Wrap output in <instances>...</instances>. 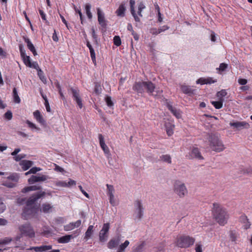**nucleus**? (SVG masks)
<instances>
[{
	"mask_svg": "<svg viewBox=\"0 0 252 252\" xmlns=\"http://www.w3.org/2000/svg\"><path fill=\"white\" fill-rule=\"evenodd\" d=\"M212 213L214 220L221 226H224L228 221L229 215L227 209L218 203H214Z\"/></svg>",
	"mask_w": 252,
	"mask_h": 252,
	"instance_id": "obj_1",
	"label": "nucleus"
},
{
	"mask_svg": "<svg viewBox=\"0 0 252 252\" xmlns=\"http://www.w3.org/2000/svg\"><path fill=\"white\" fill-rule=\"evenodd\" d=\"M155 88V85L151 81L136 82L132 87L133 90L136 92L138 94H143L144 92V90H146V92L149 95L157 97L162 93V91H157V94H155L153 93Z\"/></svg>",
	"mask_w": 252,
	"mask_h": 252,
	"instance_id": "obj_2",
	"label": "nucleus"
},
{
	"mask_svg": "<svg viewBox=\"0 0 252 252\" xmlns=\"http://www.w3.org/2000/svg\"><path fill=\"white\" fill-rule=\"evenodd\" d=\"M39 211V205H34L32 207L25 206L23 210L22 215L25 220L37 218Z\"/></svg>",
	"mask_w": 252,
	"mask_h": 252,
	"instance_id": "obj_3",
	"label": "nucleus"
},
{
	"mask_svg": "<svg viewBox=\"0 0 252 252\" xmlns=\"http://www.w3.org/2000/svg\"><path fill=\"white\" fill-rule=\"evenodd\" d=\"M195 239L189 235H181L176 241V246L181 248H187L193 245Z\"/></svg>",
	"mask_w": 252,
	"mask_h": 252,
	"instance_id": "obj_4",
	"label": "nucleus"
},
{
	"mask_svg": "<svg viewBox=\"0 0 252 252\" xmlns=\"http://www.w3.org/2000/svg\"><path fill=\"white\" fill-rule=\"evenodd\" d=\"M174 191L180 198L184 197L188 192L185 184L179 180L174 182Z\"/></svg>",
	"mask_w": 252,
	"mask_h": 252,
	"instance_id": "obj_5",
	"label": "nucleus"
},
{
	"mask_svg": "<svg viewBox=\"0 0 252 252\" xmlns=\"http://www.w3.org/2000/svg\"><path fill=\"white\" fill-rule=\"evenodd\" d=\"M45 192L40 191L35 193L30 196L26 202V206L32 207L36 204V202L40 198L43 197L45 195Z\"/></svg>",
	"mask_w": 252,
	"mask_h": 252,
	"instance_id": "obj_6",
	"label": "nucleus"
},
{
	"mask_svg": "<svg viewBox=\"0 0 252 252\" xmlns=\"http://www.w3.org/2000/svg\"><path fill=\"white\" fill-rule=\"evenodd\" d=\"M210 146L213 151L220 152L224 149V145L221 141L216 137H212L210 140Z\"/></svg>",
	"mask_w": 252,
	"mask_h": 252,
	"instance_id": "obj_7",
	"label": "nucleus"
},
{
	"mask_svg": "<svg viewBox=\"0 0 252 252\" xmlns=\"http://www.w3.org/2000/svg\"><path fill=\"white\" fill-rule=\"evenodd\" d=\"M19 230L22 235L28 236L30 238L34 237V232L30 224H25L19 227Z\"/></svg>",
	"mask_w": 252,
	"mask_h": 252,
	"instance_id": "obj_8",
	"label": "nucleus"
},
{
	"mask_svg": "<svg viewBox=\"0 0 252 252\" xmlns=\"http://www.w3.org/2000/svg\"><path fill=\"white\" fill-rule=\"evenodd\" d=\"M70 90L72 93L73 100L76 102L80 109L82 108L83 104L82 99L80 95L79 90L73 88H71Z\"/></svg>",
	"mask_w": 252,
	"mask_h": 252,
	"instance_id": "obj_9",
	"label": "nucleus"
},
{
	"mask_svg": "<svg viewBox=\"0 0 252 252\" xmlns=\"http://www.w3.org/2000/svg\"><path fill=\"white\" fill-rule=\"evenodd\" d=\"M110 228L109 223H104L99 234V241L101 242H105L108 236V233Z\"/></svg>",
	"mask_w": 252,
	"mask_h": 252,
	"instance_id": "obj_10",
	"label": "nucleus"
},
{
	"mask_svg": "<svg viewBox=\"0 0 252 252\" xmlns=\"http://www.w3.org/2000/svg\"><path fill=\"white\" fill-rule=\"evenodd\" d=\"M188 157L189 159L196 158L198 160H203L204 159L199 148L194 146L192 147L190 152L189 153Z\"/></svg>",
	"mask_w": 252,
	"mask_h": 252,
	"instance_id": "obj_11",
	"label": "nucleus"
},
{
	"mask_svg": "<svg viewBox=\"0 0 252 252\" xmlns=\"http://www.w3.org/2000/svg\"><path fill=\"white\" fill-rule=\"evenodd\" d=\"M97 20L99 24L104 28L107 26L106 20L105 19L104 14L100 8H97Z\"/></svg>",
	"mask_w": 252,
	"mask_h": 252,
	"instance_id": "obj_12",
	"label": "nucleus"
},
{
	"mask_svg": "<svg viewBox=\"0 0 252 252\" xmlns=\"http://www.w3.org/2000/svg\"><path fill=\"white\" fill-rule=\"evenodd\" d=\"M48 179H49V177L45 175H41L39 176L32 175L28 179V182L30 184H32L38 182L45 181Z\"/></svg>",
	"mask_w": 252,
	"mask_h": 252,
	"instance_id": "obj_13",
	"label": "nucleus"
},
{
	"mask_svg": "<svg viewBox=\"0 0 252 252\" xmlns=\"http://www.w3.org/2000/svg\"><path fill=\"white\" fill-rule=\"evenodd\" d=\"M229 125L231 126H233L238 130H241L243 128H248L250 127L249 123L245 121L230 122Z\"/></svg>",
	"mask_w": 252,
	"mask_h": 252,
	"instance_id": "obj_14",
	"label": "nucleus"
},
{
	"mask_svg": "<svg viewBox=\"0 0 252 252\" xmlns=\"http://www.w3.org/2000/svg\"><path fill=\"white\" fill-rule=\"evenodd\" d=\"M164 126L167 134L169 136H171L174 133V129L175 125L173 124V121L168 120L165 121L164 123Z\"/></svg>",
	"mask_w": 252,
	"mask_h": 252,
	"instance_id": "obj_15",
	"label": "nucleus"
},
{
	"mask_svg": "<svg viewBox=\"0 0 252 252\" xmlns=\"http://www.w3.org/2000/svg\"><path fill=\"white\" fill-rule=\"evenodd\" d=\"M98 139H99V144H100V147L103 151L104 154L105 155L110 156V153L109 149L108 147V146L106 145L105 141H104V137L101 134H98Z\"/></svg>",
	"mask_w": 252,
	"mask_h": 252,
	"instance_id": "obj_16",
	"label": "nucleus"
},
{
	"mask_svg": "<svg viewBox=\"0 0 252 252\" xmlns=\"http://www.w3.org/2000/svg\"><path fill=\"white\" fill-rule=\"evenodd\" d=\"M16 181V175L12 174L10 176L8 177L7 179L3 181L2 185L8 188H13L15 186V182Z\"/></svg>",
	"mask_w": 252,
	"mask_h": 252,
	"instance_id": "obj_17",
	"label": "nucleus"
},
{
	"mask_svg": "<svg viewBox=\"0 0 252 252\" xmlns=\"http://www.w3.org/2000/svg\"><path fill=\"white\" fill-rule=\"evenodd\" d=\"M134 206L136 208V218L140 220L143 216V208L141 201L139 200H136L134 202Z\"/></svg>",
	"mask_w": 252,
	"mask_h": 252,
	"instance_id": "obj_18",
	"label": "nucleus"
},
{
	"mask_svg": "<svg viewBox=\"0 0 252 252\" xmlns=\"http://www.w3.org/2000/svg\"><path fill=\"white\" fill-rule=\"evenodd\" d=\"M81 224V220H78L75 222H70L64 226V230L66 231H68L73 229L75 228L79 227Z\"/></svg>",
	"mask_w": 252,
	"mask_h": 252,
	"instance_id": "obj_19",
	"label": "nucleus"
},
{
	"mask_svg": "<svg viewBox=\"0 0 252 252\" xmlns=\"http://www.w3.org/2000/svg\"><path fill=\"white\" fill-rule=\"evenodd\" d=\"M52 245H42L39 247H32L29 249V250H34L36 252H43L51 250Z\"/></svg>",
	"mask_w": 252,
	"mask_h": 252,
	"instance_id": "obj_20",
	"label": "nucleus"
},
{
	"mask_svg": "<svg viewBox=\"0 0 252 252\" xmlns=\"http://www.w3.org/2000/svg\"><path fill=\"white\" fill-rule=\"evenodd\" d=\"M135 1L134 0H130L129 1V5H130V12L133 16L135 21L137 22H139L140 21V18L137 15L135 10Z\"/></svg>",
	"mask_w": 252,
	"mask_h": 252,
	"instance_id": "obj_21",
	"label": "nucleus"
},
{
	"mask_svg": "<svg viewBox=\"0 0 252 252\" xmlns=\"http://www.w3.org/2000/svg\"><path fill=\"white\" fill-rule=\"evenodd\" d=\"M19 164L23 170L26 171L32 167L33 164V162L31 160H22L20 161Z\"/></svg>",
	"mask_w": 252,
	"mask_h": 252,
	"instance_id": "obj_22",
	"label": "nucleus"
},
{
	"mask_svg": "<svg viewBox=\"0 0 252 252\" xmlns=\"http://www.w3.org/2000/svg\"><path fill=\"white\" fill-rule=\"evenodd\" d=\"M239 220L244 224L243 226L244 229H248L250 227L251 225V222L249 221L247 217L245 215H242L240 217Z\"/></svg>",
	"mask_w": 252,
	"mask_h": 252,
	"instance_id": "obj_23",
	"label": "nucleus"
},
{
	"mask_svg": "<svg viewBox=\"0 0 252 252\" xmlns=\"http://www.w3.org/2000/svg\"><path fill=\"white\" fill-rule=\"evenodd\" d=\"M120 242L119 237L111 239L107 244V247L110 249H112L118 246Z\"/></svg>",
	"mask_w": 252,
	"mask_h": 252,
	"instance_id": "obj_24",
	"label": "nucleus"
},
{
	"mask_svg": "<svg viewBox=\"0 0 252 252\" xmlns=\"http://www.w3.org/2000/svg\"><path fill=\"white\" fill-rule=\"evenodd\" d=\"M167 106L168 109L177 119L181 118L182 116L180 110H177L175 107H173L171 104L169 103L167 104Z\"/></svg>",
	"mask_w": 252,
	"mask_h": 252,
	"instance_id": "obj_25",
	"label": "nucleus"
},
{
	"mask_svg": "<svg viewBox=\"0 0 252 252\" xmlns=\"http://www.w3.org/2000/svg\"><path fill=\"white\" fill-rule=\"evenodd\" d=\"M20 52L21 58H22V60L25 63V64L28 66V65L31 63V61L30 56L26 55L25 53L21 49V47L20 46Z\"/></svg>",
	"mask_w": 252,
	"mask_h": 252,
	"instance_id": "obj_26",
	"label": "nucleus"
},
{
	"mask_svg": "<svg viewBox=\"0 0 252 252\" xmlns=\"http://www.w3.org/2000/svg\"><path fill=\"white\" fill-rule=\"evenodd\" d=\"M126 10V8L125 7V3H121L118 9L116 10V13L117 16L120 17H124L125 15V11Z\"/></svg>",
	"mask_w": 252,
	"mask_h": 252,
	"instance_id": "obj_27",
	"label": "nucleus"
},
{
	"mask_svg": "<svg viewBox=\"0 0 252 252\" xmlns=\"http://www.w3.org/2000/svg\"><path fill=\"white\" fill-rule=\"evenodd\" d=\"M25 42L27 43L28 49L32 53L33 56H36L37 53L33 44L32 43L31 40L29 38H26L25 39Z\"/></svg>",
	"mask_w": 252,
	"mask_h": 252,
	"instance_id": "obj_28",
	"label": "nucleus"
},
{
	"mask_svg": "<svg viewBox=\"0 0 252 252\" xmlns=\"http://www.w3.org/2000/svg\"><path fill=\"white\" fill-rule=\"evenodd\" d=\"M74 237L72 235H66L58 238V242L59 243L64 244L68 243L71 238Z\"/></svg>",
	"mask_w": 252,
	"mask_h": 252,
	"instance_id": "obj_29",
	"label": "nucleus"
},
{
	"mask_svg": "<svg viewBox=\"0 0 252 252\" xmlns=\"http://www.w3.org/2000/svg\"><path fill=\"white\" fill-rule=\"evenodd\" d=\"M41 189V186L34 185V186H28V187H26L22 189V191L23 193H26L30 191L38 190H40Z\"/></svg>",
	"mask_w": 252,
	"mask_h": 252,
	"instance_id": "obj_30",
	"label": "nucleus"
},
{
	"mask_svg": "<svg viewBox=\"0 0 252 252\" xmlns=\"http://www.w3.org/2000/svg\"><path fill=\"white\" fill-rule=\"evenodd\" d=\"M53 206L49 203H45L42 205L41 208L39 211L44 213H49L52 209Z\"/></svg>",
	"mask_w": 252,
	"mask_h": 252,
	"instance_id": "obj_31",
	"label": "nucleus"
},
{
	"mask_svg": "<svg viewBox=\"0 0 252 252\" xmlns=\"http://www.w3.org/2000/svg\"><path fill=\"white\" fill-rule=\"evenodd\" d=\"M181 89L182 92L185 94L191 95L193 94L194 90L189 86L182 85Z\"/></svg>",
	"mask_w": 252,
	"mask_h": 252,
	"instance_id": "obj_32",
	"label": "nucleus"
},
{
	"mask_svg": "<svg viewBox=\"0 0 252 252\" xmlns=\"http://www.w3.org/2000/svg\"><path fill=\"white\" fill-rule=\"evenodd\" d=\"M34 118L39 123L43 124L45 122L42 116L41 115L39 111L36 110L33 112Z\"/></svg>",
	"mask_w": 252,
	"mask_h": 252,
	"instance_id": "obj_33",
	"label": "nucleus"
},
{
	"mask_svg": "<svg viewBox=\"0 0 252 252\" xmlns=\"http://www.w3.org/2000/svg\"><path fill=\"white\" fill-rule=\"evenodd\" d=\"M93 228V225H90L88 227L86 232H85L84 239H85L86 241L90 239L92 235L94 232Z\"/></svg>",
	"mask_w": 252,
	"mask_h": 252,
	"instance_id": "obj_34",
	"label": "nucleus"
},
{
	"mask_svg": "<svg viewBox=\"0 0 252 252\" xmlns=\"http://www.w3.org/2000/svg\"><path fill=\"white\" fill-rule=\"evenodd\" d=\"M129 242L126 240L125 242L120 245L118 249L117 252H125L126 248L129 245Z\"/></svg>",
	"mask_w": 252,
	"mask_h": 252,
	"instance_id": "obj_35",
	"label": "nucleus"
},
{
	"mask_svg": "<svg viewBox=\"0 0 252 252\" xmlns=\"http://www.w3.org/2000/svg\"><path fill=\"white\" fill-rule=\"evenodd\" d=\"M37 75L43 83L46 84L47 83V79L43 71L41 69L37 71Z\"/></svg>",
	"mask_w": 252,
	"mask_h": 252,
	"instance_id": "obj_36",
	"label": "nucleus"
},
{
	"mask_svg": "<svg viewBox=\"0 0 252 252\" xmlns=\"http://www.w3.org/2000/svg\"><path fill=\"white\" fill-rule=\"evenodd\" d=\"M91 5L90 3H87L85 5V10L86 15L89 19H92L93 18L92 14L91 12Z\"/></svg>",
	"mask_w": 252,
	"mask_h": 252,
	"instance_id": "obj_37",
	"label": "nucleus"
},
{
	"mask_svg": "<svg viewBox=\"0 0 252 252\" xmlns=\"http://www.w3.org/2000/svg\"><path fill=\"white\" fill-rule=\"evenodd\" d=\"M211 104L214 106L216 109H220L223 105V100L221 99L219 101H211Z\"/></svg>",
	"mask_w": 252,
	"mask_h": 252,
	"instance_id": "obj_38",
	"label": "nucleus"
},
{
	"mask_svg": "<svg viewBox=\"0 0 252 252\" xmlns=\"http://www.w3.org/2000/svg\"><path fill=\"white\" fill-rule=\"evenodd\" d=\"M107 194L108 196H113L114 195V193L115 191V189L113 186L107 184Z\"/></svg>",
	"mask_w": 252,
	"mask_h": 252,
	"instance_id": "obj_39",
	"label": "nucleus"
},
{
	"mask_svg": "<svg viewBox=\"0 0 252 252\" xmlns=\"http://www.w3.org/2000/svg\"><path fill=\"white\" fill-rule=\"evenodd\" d=\"M145 246V242L143 241L140 244L136 247V248L133 250V252H142Z\"/></svg>",
	"mask_w": 252,
	"mask_h": 252,
	"instance_id": "obj_40",
	"label": "nucleus"
},
{
	"mask_svg": "<svg viewBox=\"0 0 252 252\" xmlns=\"http://www.w3.org/2000/svg\"><path fill=\"white\" fill-rule=\"evenodd\" d=\"M229 236L231 241L235 242L237 240V233L235 230H231L229 231Z\"/></svg>",
	"mask_w": 252,
	"mask_h": 252,
	"instance_id": "obj_41",
	"label": "nucleus"
},
{
	"mask_svg": "<svg viewBox=\"0 0 252 252\" xmlns=\"http://www.w3.org/2000/svg\"><path fill=\"white\" fill-rule=\"evenodd\" d=\"M114 44L117 47L120 46L121 45L122 41L119 36L115 35L113 38Z\"/></svg>",
	"mask_w": 252,
	"mask_h": 252,
	"instance_id": "obj_42",
	"label": "nucleus"
},
{
	"mask_svg": "<svg viewBox=\"0 0 252 252\" xmlns=\"http://www.w3.org/2000/svg\"><path fill=\"white\" fill-rule=\"evenodd\" d=\"M145 6L144 4V3L143 2H140L139 4H138V14L139 15V16L140 17H142V15L141 14V12L142 11V10L145 8Z\"/></svg>",
	"mask_w": 252,
	"mask_h": 252,
	"instance_id": "obj_43",
	"label": "nucleus"
},
{
	"mask_svg": "<svg viewBox=\"0 0 252 252\" xmlns=\"http://www.w3.org/2000/svg\"><path fill=\"white\" fill-rule=\"evenodd\" d=\"M41 169L39 167H34L32 168L29 171L25 173V175H27L29 174H35L37 172L39 171Z\"/></svg>",
	"mask_w": 252,
	"mask_h": 252,
	"instance_id": "obj_44",
	"label": "nucleus"
},
{
	"mask_svg": "<svg viewBox=\"0 0 252 252\" xmlns=\"http://www.w3.org/2000/svg\"><path fill=\"white\" fill-rule=\"evenodd\" d=\"M160 158L162 160L168 163H171V158L168 155H162L160 157Z\"/></svg>",
	"mask_w": 252,
	"mask_h": 252,
	"instance_id": "obj_45",
	"label": "nucleus"
},
{
	"mask_svg": "<svg viewBox=\"0 0 252 252\" xmlns=\"http://www.w3.org/2000/svg\"><path fill=\"white\" fill-rule=\"evenodd\" d=\"M90 50V55L93 63L96 64L95 54L94 48L91 49Z\"/></svg>",
	"mask_w": 252,
	"mask_h": 252,
	"instance_id": "obj_46",
	"label": "nucleus"
},
{
	"mask_svg": "<svg viewBox=\"0 0 252 252\" xmlns=\"http://www.w3.org/2000/svg\"><path fill=\"white\" fill-rule=\"evenodd\" d=\"M28 67L34 68L37 71L40 69V67H39L38 64L36 62H33L32 63L31 62V63L28 65Z\"/></svg>",
	"mask_w": 252,
	"mask_h": 252,
	"instance_id": "obj_47",
	"label": "nucleus"
},
{
	"mask_svg": "<svg viewBox=\"0 0 252 252\" xmlns=\"http://www.w3.org/2000/svg\"><path fill=\"white\" fill-rule=\"evenodd\" d=\"M105 100L108 107H111L113 106L114 103L112 101L111 97L110 96H107L105 97Z\"/></svg>",
	"mask_w": 252,
	"mask_h": 252,
	"instance_id": "obj_48",
	"label": "nucleus"
},
{
	"mask_svg": "<svg viewBox=\"0 0 252 252\" xmlns=\"http://www.w3.org/2000/svg\"><path fill=\"white\" fill-rule=\"evenodd\" d=\"M4 118L7 120H10L12 118V113L10 111H7L4 115Z\"/></svg>",
	"mask_w": 252,
	"mask_h": 252,
	"instance_id": "obj_49",
	"label": "nucleus"
},
{
	"mask_svg": "<svg viewBox=\"0 0 252 252\" xmlns=\"http://www.w3.org/2000/svg\"><path fill=\"white\" fill-rule=\"evenodd\" d=\"M56 185L58 187H67L66 182L64 181H59L57 182Z\"/></svg>",
	"mask_w": 252,
	"mask_h": 252,
	"instance_id": "obj_50",
	"label": "nucleus"
},
{
	"mask_svg": "<svg viewBox=\"0 0 252 252\" xmlns=\"http://www.w3.org/2000/svg\"><path fill=\"white\" fill-rule=\"evenodd\" d=\"M12 239L10 238H5L3 239L0 240V245L3 244H7L11 241Z\"/></svg>",
	"mask_w": 252,
	"mask_h": 252,
	"instance_id": "obj_51",
	"label": "nucleus"
},
{
	"mask_svg": "<svg viewBox=\"0 0 252 252\" xmlns=\"http://www.w3.org/2000/svg\"><path fill=\"white\" fill-rule=\"evenodd\" d=\"M228 67V64L225 63H221L220 64L219 69L220 71H224Z\"/></svg>",
	"mask_w": 252,
	"mask_h": 252,
	"instance_id": "obj_52",
	"label": "nucleus"
},
{
	"mask_svg": "<svg viewBox=\"0 0 252 252\" xmlns=\"http://www.w3.org/2000/svg\"><path fill=\"white\" fill-rule=\"evenodd\" d=\"M6 209V206L0 198V214L3 213Z\"/></svg>",
	"mask_w": 252,
	"mask_h": 252,
	"instance_id": "obj_53",
	"label": "nucleus"
},
{
	"mask_svg": "<svg viewBox=\"0 0 252 252\" xmlns=\"http://www.w3.org/2000/svg\"><path fill=\"white\" fill-rule=\"evenodd\" d=\"M196 84L204 85L206 84V82L205 81V78L201 77L197 79L196 81Z\"/></svg>",
	"mask_w": 252,
	"mask_h": 252,
	"instance_id": "obj_54",
	"label": "nucleus"
},
{
	"mask_svg": "<svg viewBox=\"0 0 252 252\" xmlns=\"http://www.w3.org/2000/svg\"><path fill=\"white\" fill-rule=\"evenodd\" d=\"M227 94L226 92L224 90H222L217 93V96L218 97H223Z\"/></svg>",
	"mask_w": 252,
	"mask_h": 252,
	"instance_id": "obj_55",
	"label": "nucleus"
},
{
	"mask_svg": "<svg viewBox=\"0 0 252 252\" xmlns=\"http://www.w3.org/2000/svg\"><path fill=\"white\" fill-rule=\"evenodd\" d=\"M205 81L206 82V84H211L217 82L216 80H214L211 77H208L205 78Z\"/></svg>",
	"mask_w": 252,
	"mask_h": 252,
	"instance_id": "obj_56",
	"label": "nucleus"
},
{
	"mask_svg": "<svg viewBox=\"0 0 252 252\" xmlns=\"http://www.w3.org/2000/svg\"><path fill=\"white\" fill-rule=\"evenodd\" d=\"M66 184H67V187L69 188L72 186H75L76 185V181H75L74 180H73L71 179H69V181L68 182H66Z\"/></svg>",
	"mask_w": 252,
	"mask_h": 252,
	"instance_id": "obj_57",
	"label": "nucleus"
},
{
	"mask_svg": "<svg viewBox=\"0 0 252 252\" xmlns=\"http://www.w3.org/2000/svg\"><path fill=\"white\" fill-rule=\"evenodd\" d=\"M39 14L42 18V19L46 22H47L46 18V14L44 12V11L41 10H39Z\"/></svg>",
	"mask_w": 252,
	"mask_h": 252,
	"instance_id": "obj_58",
	"label": "nucleus"
},
{
	"mask_svg": "<svg viewBox=\"0 0 252 252\" xmlns=\"http://www.w3.org/2000/svg\"><path fill=\"white\" fill-rule=\"evenodd\" d=\"M27 124L28 125L29 127L32 129H38L36 127L35 125L34 124L32 123L30 121H28V120L27 121Z\"/></svg>",
	"mask_w": 252,
	"mask_h": 252,
	"instance_id": "obj_59",
	"label": "nucleus"
},
{
	"mask_svg": "<svg viewBox=\"0 0 252 252\" xmlns=\"http://www.w3.org/2000/svg\"><path fill=\"white\" fill-rule=\"evenodd\" d=\"M109 202H110V203L112 205V206H115L116 205V202H115V199H114V195H113V196H109Z\"/></svg>",
	"mask_w": 252,
	"mask_h": 252,
	"instance_id": "obj_60",
	"label": "nucleus"
},
{
	"mask_svg": "<svg viewBox=\"0 0 252 252\" xmlns=\"http://www.w3.org/2000/svg\"><path fill=\"white\" fill-rule=\"evenodd\" d=\"M78 188H79V189L80 190V191L82 192V193H83V194H84V195L86 197H87V198H89V194H88V193L86 191H85V190L83 189L81 185H80V186H78Z\"/></svg>",
	"mask_w": 252,
	"mask_h": 252,
	"instance_id": "obj_61",
	"label": "nucleus"
},
{
	"mask_svg": "<svg viewBox=\"0 0 252 252\" xmlns=\"http://www.w3.org/2000/svg\"><path fill=\"white\" fill-rule=\"evenodd\" d=\"M44 105L46 107V109L47 112H51V108L49 105V103L48 100L45 99V101L44 102Z\"/></svg>",
	"mask_w": 252,
	"mask_h": 252,
	"instance_id": "obj_62",
	"label": "nucleus"
},
{
	"mask_svg": "<svg viewBox=\"0 0 252 252\" xmlns=\"http://www.w3.org/2000/svg\"><path fill=\"white\" fill-rule=\"evenodd\" d=\"M195 250L196 252H202V245L201 244H196Z\"/></svg>",
	"mask_w": 252,
	"mask_h": 252,
	"instance_id": "obj_63",
	"label": "nucleus"
},
{
	"mask_svg": "<svg viewBox=\"0 0 252 252\" xmlns=\"http://www.w3.org/2000/svg\"><path fill=\"white\" fill-rule=\"evenodd\" d=\"M238 83L242 85H245L247 83V80L246 79L240 78L238 79Z\"/></svg>",
	"mask_w": 252,
	"mask_h": 252,
	"instance_id": "obj_64",
	"label": "nucleus"
}]
</instances>
